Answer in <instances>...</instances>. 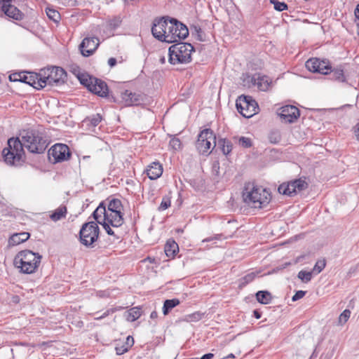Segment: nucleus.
Returning <instances> with one entry per match:
<instances>
[{
    "label": "nucleus",
    "instance_id": "2",
    "mask_svg": "<svg viewBox=\"0 0 359 359\" xmlns=\"http://www.w3.org/2000/svg\"><path fill=\"white\" fill-rule=\"evenodd\" d=\"M151 33L158 40L171 43L185 39L189 35V30L176 19L162 17L154 20Z\"/></svg>",
    "mask_w": 359,
    "mask_h": 359
},
{
    "label": "nucleus",
    "instance_id": "51",
    "mask_svg": "<svg viewBox=\"0 0 359 359\" xmlns=\"http://www.w3.org/2000/svg\"><path fill=\"white\" fill-rule=\"evenodd\" d=\"M215 239H218V237L217 236H215V237H209V238H207L205 239H203L202 241V242H210V241H212L213 240Z\"/></svg>",
    "mask_w": 359,
    "mask_h": 359
},
{
    "label": "nucleus",
    "instance_id": "20",
    "mask_svg": "<svg viewBox=\"0 0 359 359\" xmlns=\"http://www.w3.org/2000/svg\"><path fill=\"white\" fill-rule=\"evenodd\" d=\"M146 172L150 180H156L161 176L163 167L160 163L154 162L148 166Z\"/></svg>",
    "mask_w": 359,
    "mask_h": 359
},
{
    "label": "nucleus",
    "instance_id": "24",
    "mask_svg": "<svg viewBox=\"0 0 359 359\" xmlns=\"http://www.w3.org/2000/svg\"><path fill=\"white\" fill-rule=\"evenodd\" d=\"M142 315V311L140 307H133L126 312L125 316L128 321L134 322Z\"/></svg>",
    "mask_w": 359,
    "mask_h": 359
},
{
    "label": "nucleus",
    "instance_id": "3",
    "mask_svg": "<svg viewBox=\"0 0 359 359\" xmlns=\"http://www.w3.org/2000/svg\"><path fill=\"white\" fill-rule=\"evenodd\" d=\"M243 201L252 208H263L269 203L271 195L262 187L248 183L243 191Z\"/></svg>",
    "mask_w": 359,
    "mask_h": 359
},
{
    "label": "nucleus",
    "instance_id": "5",
    "mask_svg": "<svg viewBox=\"0 0 359 359\" xmlns=\"http://www.w3.org/2000/svg\"><path fill=\"white\" fill-rule=\"evenodd\" d=\"M193 51L194 47L191 43H175L169 48V61L172 65L189 62Z\"/></svg>",
    "mask_w": 359,
    "mask_h": 359
},
{
    "label": "nucleus",
    "instance_id": "9",
    "mask_svg": "<svg viewBox=\"0 0 359 359\" xmlns=\"http://www.w3.org/2000/svg\"><path fill=\"white\" fill-rule=\"evenodd\" d=\"M123 206L118 199L111 200L107 206V217L109 218V224L111 226L118 228L123 224V218L121 212Z\"/></svg>",
    "mask_w": 359,
    "mask_h": 359
},
{
    "label": "nucleus",
    "instance_id": "33",
    "mask_svg": "<svg viewBox=\"0 0 359 359\" xmlns=\"http://www.w3.org/2000/svg\"><path fill=\"white\" fill-rule=\"evenodd\" d=\"M203 313L201 312H195L186 316V320L189 322H196L202 319Z\"/></svg>",
    "mask_w": 359,
    "mask_h": 359
},
{
    "label": "nucleus",
    "instance_id": "19",
    "mask_svg": "<svg viewBox=\"0 0 359 359\" xmlns=\"http://www.w3.org/2000/svg\"><path fill=\"white\" fill-rule=\"evenodd\" d=\"M2 11L6 16L15 20H21L24 17V14L11 3L6 6H3Z\"/></svg>",
    "mask_w": 359,
    "mask_h": 359
},
{
    "label": "nucleus",
    "instance_id": "1",
    "mask_svg": "<svg viewBox=\"0 0 359 359\" xmlns=\"http://www.w3.org/2000/svg\"><path fill=\"white\" fill-rule=\"evenodd\" d=\"M24 147L31 153L41 154L47 145L39 131L25 130L21 133V140L12 137L8 140V147L2 151L5 162L10 165L18 164L24 155Z\"/></svg>",
    "mask_w": 359,
    "mask_h": 359
},
{
    "label": "nucleus",
    "instance_id": "16",
    "mask_svg": "<svg viewBox=\"0 0 359 359\" xmlns=\"http://www.w3.org/2000/svg\"><path fill=\"white\" fill-rule=\"evenodd\" d=\"M49 155L55 162L62 161L70 156L69 149L66 144H56L50 149Z\"/></svg>",
    "mask_w": 359,
    "mask_h": 359
},
{
    "label": "nucleus",
    "instance_id": "49",
    "mask_svg": "<svg viewBox=\"0 0 359 359\" xmlns=\"http://www.w3.org/2000/svg\"><path fill=\"white\" fill-rule=\"evenodd\" d=\"M108 64L110 67H114L116 64V60L114 57H111L108 60Z\"/></svg>",
    "mask_w": 359,
    "mask_h": 359
},
{
    "label": "nucleus",
    "instance_id": "29",
    "mask_svg": "<svg viewBox=\"0 0 359 359\" xmlns=\"http://www.w3.org/2000/svg\"><path fill=\"white\" fill-rule=\"evenodd\" d=\"M219 145L221 146L224 154L227 155L231 151L232 144L229 141L220 140L219 141Z\"/></svg>",
    "mask_w": 359,
    "mask_h": 359
},
{
    "label": "nucleus",
    "instance_id": "39",
    "mask_svg": "<svg viewBox=\"0 0 359 359\" xmlns=\"http://www.w3.org/2000/svg\"><path fill=\"white\" fill-rule=\"evenodd\" d=\"M239 144L244 148H249L252 146L251 140L249 137H241L239 139Z\"/></svg>",
    "mask_w": 359,
    "mask_h": 359
},
{
    "label": "nucleus",
    "instance_id": "45",
    "mask_svg": "<svg viewBox=\"0 0 359 359\" xmlns=\"http://www.w3.org/2000/svg\"><path fill=\"white\" fill-rule=\"evenodd\" d=\"M114 311H115V309H108L104 313H103V314L101 315L100 316L95 317V320H100V319L109 316L110 313H114Z\"/></svg>",
    "mask_w": 359,
    "mask_h": 359
},
{
    "label": "nucleus",
    "instance_id": "23",
    "mask_svg": "<svg viewBox=\"0 0 359 359\" xmlns=\"http://www.w3.org/2000/svg\"><path fill=\"white\" fill-rule=\"evenodd\" d=\"M178 245L174 241H168L165 245V253L168 257H174L178 250Z\"/></svg>",
    "mask_w": 359,
    "mask_h": 359
},
{
    "label": "nucleus",
    "instance_id": "44",
    "mask_svg": "<svg viewBox=\"0 0 359 359\" xmlns=\"http://www.w3.org/2000/svg\"><path fill=\"white\" fill-rule=\"evenodd\" d=\"M255 273H250L247 274L245 276H244L243 280L245 281V283H248L251 281H252L255 277Z\"/></svg>",
    "mask_w": 359,
    "mask_h": 359
},
{
    "label": "nucleus",
    "instance_id": "54",
    "mask_svg": "<svg viewBox=\"0 0 359 359\" xmlns=\"http://www.w3.org/2000/svg\"><path fill=\"white\" fill-rule=\"evenodd\" d=\"M355 135H356L357 140H359V123L357 125V128L355 130Z\"/></svg>",
    "mask_w": 359,
    "mask_h": 359
},
{
    "label": "nucleus",
    "instance_id": "18",
    "mask_svg": "<svg viewBox=\"0 0 359 359\" xmlns=\"http://www.w3.org/2000/svg\"><path fill=\"white\" fill-rule=\"evenodd\" d=\"M89 90L100 97H106L108 93L107 84L102 80L95 78L93 83L90 84Z\"/></svg>",
    "mask_w": 359,
    "mask_h": 359
},
{
    "label": "nucleus",
    "instance_id": "12",
    "mask_svg": "<svg viewBox=\"0 0 359 359\" xmlns=\"http://www.w3.org/2000/svg\"><path fill=\"white\" fill-rule=\"evenodd\" d=\"M107 213L104 203H101L93 213V218L96 223L101 224L109 235H115V232L111 229L109 218L106 216Z\"/></svg>",
    "mask_w": 359,
    "mask_h": 359
},
{
    "label": "nucleus",
    "instance_id": "52",
    "mask_svg": "<svg viewBox=\"0 0 359 359\" xmlns=\"http://www.w3.org/2000/svg\"><path fill=\"white\" fill-rule=\"evenodd\" d=\"M158 317V313L156 311H154L151 313L150 318L151 319H156Z\"/></svg>",
    "mask_w": 359,
    "mask_h": 359
},
{
    "label": "nucleus",
    "instance_id": "36",
    "mask_svg": "<svg viewBox=\"0 0 359 359\" xmlns=\"http://www.w3.org/2000/svg\"><path fill=\"white\" fill-rule=\"evenodd\" d=\"M351 311L348 309L344 310L339 317V322L340 324H344L350 318Z\"/></svg>",
    "mask_w": 359,
    "mask_h": 359
},
{
    "label": "nucleus",
    "instance_id": "22",
    "mask_svg": "<svg viewBox=\"0 0 359 359\" xmlns=\"http://www.w3.org/2000/svg\"><path fill=\"white\" fill-rule=\"evenodd\" d=\"M30 235L27 232H21L13 234L9 240L8 245L10 246L18 245L26 241L29 238Z\"/></svg>",
    "mask_w": 359,
    "mask_h": 359
},
{
    "label": "nucleus",
    "instance_id": "32",
    "mask_svg": "<svg viewBox=\"0 0 359 359\" xmlns=\"http://www.w3.org/2000/svg\"><path fill=\"white\" fill-rule=\"evenodd\" d=\"M298 278L304 283H308L311 280L312 272L305 271H300L298 273Z\"/></svg>",
    "mask_w": 359,
    "mask_h": 359
},
{
    "label": "nucleus",
    "instance_id": "8",
    "mask_svg": "<svg viewBox=\"0 0 359 359\" xmlns=\"http://www.w3.org/2000/svg\"><path fill=\"white\" fill-rule=\"evenodd\" d=\"M216 146V137L210 129H205L198 135L196 147L198 151L203 154L210 153V149Z\"/></svg>",
    "mask_w": 359,
    "mask_h": 359
},
{
    "label": "nucleus",
    "instance_id": "13",
    "mask_svg": "<svg viewBox=\"0 0 359 359\" xmlns=\"http://www.w3.org/2000/svg\"><path fill=\"white\" fill-rule=\"evenodd\" d=\"M278 115L282 121L291 123L297 120L300 114L297 107L293 105H285L278 109Z\"/></svg>",
    "mask_w": 359,
    "mask_h": 359
},
{
    "label": "nucleus",
    "instance_id": "41",
    "mask_svg": "<svg viewBox=\"0 0 359 359\" xmlns=\"http://www.w3.org/2000/svg\"><path fill=\"white\" fill-rule=\"evenodd\" d=\"M128 350V346H126L125 344H123L120 346L116 347V352L117 355H122L124 353L127 352Z\"/></svg>",
    "mask_w": 359,
    "mask_h": 359
},
{
    "label": "nucleus",
    "instance_id": "6",
    "mask_svg": "<svg viewBox=\"0 0 359 359\" xmlns=\"http://www.w3.org/2000/svg\"><path fill=\"white\" fill-rule=\"evenodd\" d=\"M42 79L44 81L45 86L47 85L54 86H60L65 82L67 73L65 71L57 67H53L41 70Z\"/></svg>",
    "mask_w": 359,
    "mask_h": 359
},
{
    "label": "nucleus",
    "instance_id": "42",
    "mask_svg": "<svg viewBox=\"0 0 359 359\" xmlns=\"http://www.w3.org/2000/svg\"><path fill=\"white\" fill-rule=\"evenodd\" d=\"M333 78H334L335 79L338 80V81H344V74H343V71L339 69V70H336L334 73H333Z\"/></svg>",
    "mask_w": 359,
    "mask_h": 359
},
{
    "label": "nucleus",
    "instance_id": "37",
    "mask_svg": "<svg viewBox=\"0 0 359 359\" xmlns=\"http://www.w3.org/2000/svg\"><path fill=\"white\" fill-rule=\"evenodd\" d=\"M325 267V260H318L313 269V271L315 272L316 273H320L323 269Z\"/></svg>",
    "mask_w": 359,
    "mask_h": 359
},
{
    "label": "nucleus",
    "instance_id": "21",
    "mask_svg": "<svg viewBox=\"0 0 359 359\" xmlns=\"http://www.w3.org/2000/svg\"><path fill=\"white\" fill-rule=\"evenodd\" d=\"M251 81L262 91L268 90L270 86L269 79L266 76H261L260 74H255L252 77Z\"/></svg>",
    "mask_w": 359,
    "mask_h": 359
},
{
    "label": "nucleus",
    "instance_id": "35",
    "mask_svg": "<svg viewBox=\"0 0 359 359\" xmlns=\"http://www.w3.org/2000/svg\"><path fill=\"white\" fill-rule=\"evenodd\" d=\"M271 3L273 4L274 8L278 11H283L287 8V6L284 2H280L277 0H270Z\"/></svg>",
    "mask_w": 359,
    "mask_h": 359
},
{
    "label": "nucleus",
    "instance_id": "50",
    "mask_svg": "<svg viewBox=\"0 0 359 359\" xmlns=\"http://www.w3.org/2000/svg\"><path fill=\"white\" fill-rule=\"evenodd\" d=\"M355 16L356 18V22H359V4L357 6L355 10Z\"/></svg>",
    "mask_w": 359,
    "mask_h": 359
},
{
    "label": "nucleus",
    "instance_id": "15",
    "mask_svg": "<svg viewBox=\"0 0 359 359\" xmlns=\"http://www.w3.org/2000/svg\"><path fill=\"white\" fill-rule=\"evenodd\" d=\"M19 80L23 83H27L36 89H41L45 87L44 81L42 79L41 71L40 73L29 72L22 76L19 75Z\"/></svg>",
    "mask_w": 359,
    "mask_h": 359
},
{
    "label": "nucleus",
    "instance_id": "53",
    "mask_svg": "<svg viewBox=\"0 0 359 359\" xmlns=\"http://www.w3.org/2000/svg\"><path fill=\"white\" fill-rule=\"evenodd\" d=\"M254 316L257 319H259L261 318V314L257 311H254Z\"/></svg>",
    "mask_w": 359,
    "mask_h": 359
},
{
    "label": "nucleus",
    "instance_id": "10",
    "mask_svg": "<svg viewBox=\"0 0 359 359\" xmlns=\"http://www.w3.org/2000/svg\"><path fill=\"white\" fill-rule=\"evenodd\" d=\"M236 108L244 117L250 118L258 112V105L250 96L241 95L236 100Z\"/></svg>",
    "mask_w": 359,
    "mask_h": 359
},
{
    "label": "nucleus",
    "instance_id": "27",
    "mask_svg": "<svg viewBox=\"0 0 359 359\" xmlns=\"http://www.w3.org/2000/svg\"><path fill=\"white\" fill-rule=\"evenodd\" d=\"M257 300L263 304H267L271 301V294L268 291H259L256 294Z\"/></svg>",
    "mask_w": 359,
    "mask_h": 359
},
{
    "label": "nucleus",
    "instance_id": "17",
    "mask_svg": "<svg viewBox=\"0 0 359 359\" xmlns=\"http://www.w3.org/2000/svg\"><path fill=\"white\" fill-rule=\"evenodd\" d=\"M99 43L96 37L85 38L79 46L81 54L85 57L90 56L97 48Z\"/></svg>",
    "mask_w": 359,
    "mask_h": 359
},
{
    "label": "nucleus",
    "instance_id": "28",
    "mask_svg": "<svg viewBox=\"0 0 359 359\" xmlns=\"http://www.w3.org/2000/svg\"><path fill=\"white\" fill-rule=\"evenodd\" d=\"M77 78L79 80L80 83L85 86L88 90L90 88V84L93 83V81L95 79V77H92L90 75L87 74H79L77 75Z\"/></svg>",
    "mask_w": 359,
    "mask_h": 359
},
{
    "label": "nucleus",
    "instance_id": "56",
    "mask_svg": "<svg viewBox=\"0 0 359 359\" xmlns=\"http://www.w3.org/2000/svg\"><path fill=\"white\" fill-rule=\"evenodd\" d=\"M229 358H233V357H234V355H233V354L231 353V354L229 355Z\"/></svg>",
    "mask_w": 359,
    "mask_h": 359
},
{
    "label": "nucleus",
    "instance_id": "7",
    "mask_svg": "<svg viewBox=\"0 0 359 359\" xmlns=\"http://www.w3.org/2000/svg\"><path fill=\"white\" fill-rule=\"evenodd\" d=\"M99 227L94 222H86L83 224L80 232V241L86 247H93L99 236Z\"/></svg>",
    "mask_w": 359,
    "mask_h": 359
},
{
    "label": "nucleus",
    "instance_id": "43",
    "mask_svg": "<svg viewBox=\"0 0 359 359\" xmlns=\"http://www.w3.org/2000/svg\"><path fill=\"white\" fill-rule=\"evenodd\" d=\"M102 117L100 114L93 116L90 120V123L93 126H96L101 121Z\"/></svg>",
    "mask_w": 359,
    "mask_h": 359
},
{
    "label": "nucleus",
    "instance_id": "34",
    "mask_svg": "<svg viewBox=\"0 0 359 359\" xmlns=\"http://www.w3.org/2000/svg\"><path fill=\"white\" fill-rule=\"evenodd\" d=\"M170 198L169 196H164L158 209L159 211H163L168 209L170 206Z\"/></svg>",
    "mask_w": 359,
    "mask_h": 359
},
{
    "label": "nucleus",
    "instance_id": "47",
    "mask_svg": "<svg viewBox=\"0 0 359 359\" xmlns=\"http://www.w3.org/2000/svg\"><path fill=\"white\" fill-rule=\"evenodd\" d=\"M133 343H134L133 338L130 336L127 337L125 345L126 346H128V348H129L133 345Z\"/></svg>",
    "mask_w": 359,
    "mask_h": 359
},
{
    "label": "nucleus",
    "instance_id": "31",
    "mask_svg": "<svg viewBox=\"0 0 359 359\" xmlns=\"http://www.w3.org/2000/svg\"><path fill=\"white\" fill-rule=\"evenodd\" d=\"M281 139V135L279 130H274L270 132L269 134V140L271 143L276 144L280 142Z\"/></svg>",
    "mask_w": 359,
    "mask_h": 359
},
{
    "label": "nucleus",
    "instance_id": "38",
    "mask_svg": "<svg viewBox=\"0 0 359 359\" xmlns=\"http://www.w3.org/2000/svg\"><path fill=\"white\" fill-rule=\"evenodd\" d=\"M169 146L174 150H178L181 148V142L180 139L172 137L170 140Z\"/></svg>",
    "mask_w": 359,
    "mask_h": 359
},
{
    "label": "nucleus",
    "instance_id": "55",
    "mask_svg": "<svg viewBox=\"0 0 359 359\" xmlns=\"http://www.w3.org/2000/svg\"><path fill=\"white\" fill-rule=\"evenodd\" d=\"M105 292H103L102 294H100V297L105 296Z\"/></svg>",
    "mask_w": 359,
    "mask_h": 359
},
{
    "label": "nucleus",
    "instance_id": "4",
    "mask_svg": "<svg viewBox=\"0 0 359 359\" xmlns=\"http://www.w3.org/2000/svg\"><path fill=\"white\" fill-rule=\"evenodd\" d=\"M42 256L39 253L25 250L19 252L13 260L14 266L20 272L25 274L34 273L39 266Z\"/></svg>",
    "mask_w": 359,
    "mask_h": 359
},
{
    "label": "nucleus",
    "instance_id": "48",
    "mask_svg": "<svg viewBox=\"0 0 359 359\" xmlns=\"http://www.w3.org/2000/svg\"><path fill=\"white\" fill-rule=\"evenodd\" d=\"M12 0H0V8L1 11L3 10V6H8L10 3H11Z\"/></svg>",
    "mask_w": 359,
    "mask_h": 359
},
{
    "label": "nucleus",
    "instance_id": "30",
    "mask_svg": "<svg viewBox=\"0 0 359 359\" xmlns=\"http://www.w3.org/2000/svg\"><path fill=\"white\" fill-rule=\"evenodd\" d=\"M46 13L49 19L55 22H59L60 19V14L58 11L52 8H47L46 9Z\"/></svg>",
    "mask_w": 359,
    "mask_h": 359
},
{
    "label": "nucleus",
    "instance_id": "11",
    "mask_svg": "<svg viewBox=\"0 0 359 359\" xmlns=\"http://www.w3.org/2000/svg\"><path fill=\"white\" fill-rule=\"evenodd\" d=\"M308 187L307 182L302 179L291 181L288 183H283L278 187V192L283 195L292 196L297 193L306 189Z\"/></svg>",
    "mask_w": 359,
    "mask_h": 359
},
{
    "label": "nucleus",
    "instance_id": "25",
    "mask_svg": "<svg viewBox=\"0 0 359 359\" xmlns=\"http://www.w3.org/2000/svg\"><path fill=\"white\" fill-rule=\"evenodd\" d=\"M180 304V301L178 299H166L163 303L162 309L163 315H168L173 308Z\"/></svg>",
    "mask_w": 359,
    "mask_h": 359
},
{
    "label": "nucleus",
    "instance_id": "14",
    "mask_svg": "<svg viewBox=\"0 0 359 359\" xmlns=\"http://www.w3.org/2000/svg\"><path fill=\"white\" fill-rule=\"evenodd\" d=\"M306 67L310 72L320 73L322 74H328L331 69L329 62L326 60H320L318 58H311L306 62Z\"/></svg>",
    "mask_w": 359,
    "mask_h": 359
},
{
    "label": "nucleus",
    "instance_id": "46",
    "mask_svg": "<svg viewBox=\"0 0 359 359\" xmlns=\"http://www.w3.org/2000/svg\"><path fill=\"white\" fill-rule=\"evenodd\" d=\"M212 172L216 175H218L219 172V164L218 162H214L212 164Z\"/></svg>",
    "mask_w": 359,
    "mask_h": 359
},
{
    "label": "nucleus",
    "instance_id": "26",
    "mask_svg": "<svg viewBox=\"0 0 359 359\" xmlns=\"http://www.w3.org/2000/svg\"><path fill=\"white\" fill-rule=\"evenodd\" d=\"M67 214V208L65 206H60L57 208L50 215V218L54 221L57 222L60 220L62 218L66 217Z\"/></svg>",
    "mask_w": 359,
    "mask_h": 359
},
{
    "label": "nucleus",
    "instance_id": "40",
    "mask_svg": "<svg viewBox=\"0 0 359 359\" xmlns=\"http://www.w3.org/2000/svg\"><path fill=\"white\" fill-rule=\"evenodd\" d=\"M306 294V292L305 291H302V290H299L297 291L292 297V300L293 302H295V301H297L302 298L304 297V296Z\"/></svg>",
    "mask_w": 359,
    "mask_h": 359
}]
</instances>
